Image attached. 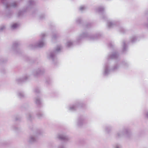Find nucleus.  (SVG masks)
I'll list each match as a JSON object with an SVG mask.
<instances>
[{
  "instance_id": "nucleus-28",
  "label": "nucleus",
  "mask_w": 148,
  "mask_h": 148,
  "mask_svg": "<svg viewBox=\"0 0 148 148\" xmlns=\"http://www.w3.org/2000/svg\"><path fill=\"white\" fill-rule=\"evenodd\" d=\"M136 37L135 36H133V37L131 39V41L132 42H134L135 40H136Z\"/></svg>"
},
{
  "instance_id": "nucleus-43",
  "label": "nucleus",
  "mask_w": 148,
  "mask_h": 148,
  "mask_svg": "<svg viewBox=\"0 0 148 148\" xmlns=\"http://www.w3.org/2000/svg\"><path fill=\"white\" fill-rule=\"evenodd\" d=\"M39 131L38 130V132H37V133H38H38H39Z\"/></svg>"
},
{
  "instance_id": "nucleus-3",
  "label": "nucleus",
  "mask_w": 148,
  "mask_h": 148,
  "mask_svg": "<svg viewBox=\"0 0 148 148\" xmlns=\"http://www.w3.org/2000/svg\"><path fill=\"white\" fill-rule=\"evenodd\" d=\"M119 68V65L117 64H115L112 69H109V65L108 64H107L105 66L104 71L103 74L105 76H106L109 74L110 71L116 70L118 69Z\"/></svg>"
},
{
  "instance_id": "nucleus-44",
  "label": "nucleus",
  "mask_w": 148,
  "mask_h": 148,
  "mask_svg": "<svg viewBox=\"0 0 148 148\" xmlns=\"http://www.w3.org/2000/svg\"><path fill=\"white\" fill-rule=\"evenodd\" d=\"M39 92V90H38V91H37V92H38H38Z\"/></svg>"
},
{
  "instance_id": "nucleus-41",
  "label": "nucleus",
  "mask_w": 148,
  "mask_h": 148,
  "mask_svg": "<svg viewBox=\"0 0 148 148\" xmlns=\"http://www.w3.org/2000/svg\"><path fill=\"white\" fill-rule=\"evenodd\" d=\"M109 45L110 46V47H111L112 46V44H111V43H110Z\"/></svg>"
},
{
  "instance_id": "nucleus-29",
  "label": "nucleus",
  "mask_w": 148,
  "mask_h": 148,
  "mask_svg": "<svg viewBox=\"0 0 148 148\" xmlns=\"http://www.w3.org/2000/svg\"><path fill=\"white\" fill-rule=\"evenodd\" d=\"M58 37V36L56 34H54L52 37V40H54L56 38H57Z\"/></svg>"
},
{
  "instance_id": "nucleus-18",
  "label": "nucleus",
  "mask_w": 148,
  "mask_h": 148,
  "mask_svg": "<svg viewBox=\"0 0 148 148\" xmlns=\"http://www.w3.org/2000/svg\"><path fill=\"white\" fill-rule=\"evenodd\" d=\"M96 11L97 12H103L104 10V8L103 7H99L97 9H96Z\"/></svg>"
},
{
  "instance_id": "nucleus-11",
  "label": "nucleus",
  "mask_w": 148,
  "mask_h": 148,
  "mask_svg": "<svg viewBox=\"0 0 148 148\" xmlns=\"http://www.w3.org/2000/svg\"><path fill=\"white\" fill-rule=\"evenodd\" d=\"M84 118L83 117L79 118L78 120L77 125L79 126H81L83 123Z\"/></svg>"
},
{
  "instance_id": "nucleus-5",
  "label": "nucleus",
  "mask_w": 148,
  "mask_h": 148,
  "mask_svg": "<svg viewBox=\"0 0 148 148\" xmlns=\"http://www.w3.org/2000/svg\"><path fill=\"white\" fill-rule=\"evenodd\" d=\"M47 36V34L45 33L41 34L40 35L41 39L39 40L38 42V47H42L46 45L45 42L44 40V38Z\"/></svg>"
},
{
  "instance_id": "nucleus-13",
  "label": "nucleus",
  "mask_w": 148,
  "mask_h": 148,
  "mask_svg": "<svg viewBox=\"0 0 148 148\" xmlns=\"http://www.w3.org/2000/svg\"><path fill=\"white\" fill-rule=\"evenodd\" d=\"M38 107H40L42 106V101L41 98L38 97Z\"/></svg>"
},
{
  "instance_id": "nucleus-4",
  "label": "nucleus",
  "mask_w": 148,
  "mask_h": 148,
  "mask_svg": "<svg viewBox=\"0 0 148 148\" xmlns=\"http://www.w3.org/2000/svg\"><path fill=\"white\" fill-rule=\"evenodd\" d=\"M35 4L36 2L34 0H29L25 9L23 11H19L18 14V16H22L23 15L24 11L26 12L32 9L33 6Z\"/></svg>"
},
{
  "instance_id": "nucleus-26",
  "label": "nucleus",
  "mask_w": 148,
  "mask_h": 148,
  "mask_svg": "<svg viewBox=\"0 0 148 148\" xmlns=\"http://www.w3.org/2000/svg\"><path fill=\"white\" fill-rule=\"evenodd\" d=\"M12 15V13L11 12L9 11H6V15L8 17H9L10 16Z\"/></svg>"
},
{
  "instance_id": "nucleus-21",
  "label": "nucleus",
  "mask_w": 148,
  "mask_h": 148,
  "mask_svg": "<svg viewBox=\"0 0 148 148\" xmlns=\"http://www.w3.org/2000/svg\"><path fill=\"white\" fill-rule=\"evenodd\" d=\"M18 97L20 98H22L25 95H24L22 92H19L18 93Z\"/></svg>"
},
{
  "instance_id": "nucleus-20",
  "label": "nucleus",
  "mask_w": 148,
  "mask_h": 148,
  "mask_svg": "<svg viewBox=\"0 0 148 148\" xmlns=\"http://www.w3.org/2000/svg\"><path fill=\"white\" fill-rule=\"evenodd\" d=\"M123 52H124L125 51H126L127 49L126 46L125 44V41H123Z\"/></svg>"
},
{
  "instance_id": "nucleus-14",
  "label": "nucleus",
  "mask_w": 148,
  "mask_h": 148,
  "mask_svg": "<svg viewBox=\"0 0 148 148\" xmlns=\"http://www.w3.org/2000/svg\"><path fill=\"white\" fill-rule=\"evenodd\" d=\"M77 107L76 105H72L69 107V110L71 111H74L76 109Z\"/></svg>"
},
{
  "instance_id": "nucleus-23",
  "label": "nucleus",
  "mask_w": 148,
  "mask_h": 148,
  "mask_svg": "<svg viewBox=\"0 0 148 148\" xmlns=\"http://www.w3.org/2000/svg\"><path fill=\"white\" fill-rule=\"evenodd\" d=\"M19 44L20 43L17 42H15L13 43V48H14L18 46Z\"/></svg>"
},
{
  "instance_id": "nucleus-16",
  "label": "nucleus",
  "mask_w": 148,
  "mask_h": 148,
  "mask_svg": "<svg viewBox=\"0 0 148 148\" xmlns=\"http://www.w3.org/2000/svg\"><path fill=\"white\" fill-rule=\"evenodd\" d=\"M19 24L17 23L14 24L11 26V28L12 29H16L19 26Z\"/></svg>"
},
{
  "instance_id": "nucleus-36",
  "label": "nucleus",
  "mask_w": 148,
  "mask_h": 148,
  "mask_svg": "<svg viewBox=\"0 0 148 148\" xmlns=\"http://www.w3.org/2000/svg\"><path fill=\"white\" fill-rule=\"evenodd\" d=\"M34 92L35 94H36L37 92V90L36 88L34 90Z\"/></svg>"
},
{
  "instance_id": "nucleus-9",
  "label": "nucleus",
  "mask_w": 148,
  "mask_h": 148,
  "mask_svg": "<svg viewBox=\"0 0 148 148\" xmlns=\"http://www.w3.org/2000/svg\"><path fill=\"white\" fill-rule=\"evenodd\" d=\"M127 132L128 130L127 129H125L122 132L118 133L116 134L117 137H120L123 135L127 134Z\"/></svg>"
},
{
  "instance_id": "nucleus-1",
  "label": "nucleus",
  "mask_w": 148,
  "mask_h": 148,
  "mask_svg": "<svg viewBox=\"0 0 148 148\" xmlns=\"http://www.w3.org/2000/svg\"><path fill=\"white\" fill-rule=\"evenodd\" d=\"M61 47L60 46H58L55 51H52L48 53L47 55V58L49 60H51L54 62L56 61V55L57 53L61 50Z\"/></svg>"
},
{
  "instance_id": "nucleus-19",
  "label": "nucleus",
  "mask_w": 148,
  "mask_h": 148,
  "mask_svg": "<svg viewBox=\"0 0 148 148\" xmlns=\"http://www.w3.org/2000/svg\"><path fill=\"white\" fill-rule=\"evenodd\" d=\"M44 116L43 114L41 112H38V118L40 119Z\"/></svg>"
},
{
  "instance_id": "nucleus-37",
  "label": "nucleus",
  "mask_w": 148,
  "mask_h": 148,
  "mask_svg": "<svg viewBox=\"0 0 148 148\" xmlns=\"http://www.w3.org/2000/svg\"><path fill=\"white\" fill-rule=\"evenodd\" d=\"M34 101H35V102L36 103H37V99L36 98H35V100H34Z\"/></svg>"
},
{
  "instance_id": "nucleus-10",
  "label": "nucleus",
  "mask_w": 148,
  "mask_h": 148,
  "mask_svg": "<svg viewBox=\"0 0 148 148\" xmlns=\"http://www.w3.org/2000/svg\"><path fill=\"white\" fill-rule=\"evenodd\" d=\"M29 76H26L24 77L23 78H18L16 79V81L17 82H23L29 78Z\"/></svg>"
},
{
  "instance_id": "nucleus-12",
  "label": "nucleus",
  "mask_w": 148,
  "mask_h": 148,
  "mask_svg": "<svg viewBox=\"0 0 148 148\" xmlns=\"http://www.w3.org/2000/svg\"><path fill=\"white\" fill-rule=\"evenodd\" d=\"M118 55L116 53H114L109 56V58L111 59H116L118 58Z\"/></svg>"
},
{
  "instance_id": "nucleus-30",
  "label": "nucleus",
  "mask_w": 148,
  "mask_h": 148,
  "mask_svg": "<svg viewBox=\"0 0 148 148\" xmlns=\"http://www.w3.org/2000/svg\"><path fill=\"white\" fill-rule=\"evenodd\" d=\"M5 29V27L4 25L1 26L0 27V30L2 31Z\"/></svg>"
},
{
  "instance_id": "nucleus-31",
  "label": "nucleus",
  "mask_w": 148,
  "mask_h": 148,
  "mask_svg": "<svg viewBox=\"0 0 148 148\" xmlns=\"http://www.w3.org/2000/svg\"><path fill=\"white\" fill-rule=\"evenodd\" d=\"M122 65L125 68L128 65V64L125 62H124L122 64Z\"/></svg>"
},
{
  "instance_id": "nucleus-39",
  "label": "nucleus",
  "mask_w": 148,
  "mask_h": 148,
  "mask_svg": "<svg viewBox=\"0 0 148 148\" xmlns=\"http://www.w3.org/2000/svg\"><path fill=\"white\" fill-rule=\"evenodd\" d=\"M33 46V45H30V48H32V49L33 48V47H32Z\"/></svg>"
},
{
  "instance_id": "nucleus-2",
  "label": "nucleus",
  "mask_w": 148,
  "mask_h": 148,
  "mask_svg": "<svg viewBox=\"0 0 148 148\" xmlns=\"http://www.w3.org/2000/svg\"><path fill=\"white\" fill-rule=\"evenodd\" d=\"M4 6L7 9H8L10 7L15 8L18 7V3L17 1L9 2V0H1Z\"/></svg>"
},
{
  "instance_id": "nucleus-42",
  "label": "nucleus",
  "mask_w": 148,
  "mask_h": 148,
  "mask_svg": "<svg viewBox=\"0 0 148 148\" xmlns=\"http://www.w3.org/2000/svg\"><path fill=\"white\" fill-rule=\"evenodd\" d=\"M58 148H63V147L62 146L61 147H59Z\"/></svg>"
},
{
  "instance_id": "nucleus-25",
  "label": "nucleus",
  "mask_w": 148,
  "mask_h": 148,
  "mask_svg": "<svg viewBox=\"0 0 148 148\" xmlns=\"http://www.w3.org/2000/svg\"><path fill=\"white\" fill-rule=\"evenodd\" d=\"M119 30L120 32H121V33H124L125 32V29L122 27L120 28Z\"/></svg>"
},
{
  "instance_id": "nucleus-8",
  "label": "nucleus",
  "mask_w": 148,
  "mask_h": 148,
  "mask_svg": "<svg viewBox=\"0 0 148 148\" xmlns=\"http://www.w3.org/2000/svg\"><path fill=\"white\" fill-rule=\"evenodd\" d=\"M58 138L59 139L64 141L68 140L70 139V138L68 136L62 134L59 135Z\"/></svg>"
},
{
  "instance_id": "nucleus-27",
  "label": "nucleus",
  "mask_w": 148,
  "mask_h": 148,
  "mask_svg": "<svg viewBox=\"0 0 148 148\" xmlns=\"http://www.w3.org/2000/svg\"><path fill=\"white\" fill-rule=\"evenodd\" d=\"M114 148H122L121 146L119 144H116L114 146Z\"/></svg>"
},
{
  "instance_id": "nucleus-17",
  "label": "nucleus",
  "mask_w": 148,
  "mask_h": 148,
  "mask_svg": "<svg viewBox=\"0 0 148 148\" xmlns=\"http://www.w3.org/2000/svg\"><path fill=\"white\" fill-rule=\"evenodd\" d=\"M73 45V42L71 40L67 41L66 43V46L68 47H70Z\"/></svg>"
},
{
  "instance_id": "nucleus-33",
  "label": "nucleus",
  "mask_w": 148,
  "mask_h": 148,
  "mask_svg": "<svg viewBox=\"0 0 148 148\" xmlns=\"http://www.w3.org/2000/svg\"><path fill=\"white\" fill-rule=\"evenodd\" d=\"M81 21V19L80 18H78V19L76 21L77 23H80V22Z\"/></svg>"
},
{
  "instance_id": "nucleus-24",
  "label": "nucleus",
  "mask_w": 148,
  "mask_h": 148,
  "mask_svg": "<svg viewBox=\"0 0 148 148\" xmlns=\"http://www.w3.org/2000/svg\"><path fill=\"white\" fill-rule=\"evenodd\" d=\"M86 8V7L84 5L81 6L79 8V10L82 11L84 10Z\"/></svg>"
},
{
  "instance_id": "nucleus-35",
  "label": "nucleus",
  "mask_w": 148,
  "mask_h": 148,
  "mask_svg": "<svg viewBox=\"0 0 148 148\" xmlns=\"http://www.w3.org/2000/svg\"><path fill=\"white\" fill-rule=\"evenodd\" d=\"M31 117H32L31 115L30 114H28V119L29 120H30L31 119Z\"/></svg>"
},
{
  "instance_id": "nucleus-38",
  "label": "nucleus",
  "mask_w": 148,
  "mask_h": 148,
  "mask_svg": "<svg viewBox=\"0 0 148 148\" xmlns=\"http://www.w3.org/2000/svg\"><path fill=\"white\" fill-rule=\"evenodd\" d=\"M147 22H148V23L147 24H146V26L148 28V19L147 20Z\"/></svg>"
},
{
  "instance_id": "nucleus-7",
  "label": "nucleus",
  "mask_w": 148,
  "mask_h": 148,
  "mask_svg": "<svg viewBox=\"0 0 148 148\" xmlns=\"http://www.w3.org/2000/svg\"><path fill=\"white\" fill-rule=\"evenodd\" d=\"M88 36H89V40H94L97 39V35H92L91 36H88V34L87 33H84L81 35L79 37V38H82L85 37H87Z\"/></svg>"
},
{
  "instance_id": "nucleus-40",
  "label": "nucleus",
  "mask_w": 148,
  "mask_h": 148,
  "mask_svg": "<svg viewBox=\"0 0 148 148\" xmlns=\"http://www.w3.org/2000/svg\"><path fill=\"white\" fill-rule=\"evenodd\" d=\"M43 15V16L42 17H41V16H40V19H41V18H43V17H44V16L43 15Z\"/></svg>"
},
{
  "instance_id": "nucleus-32",
  "label": "nucleus",
  "mask_w": 148,
  "mask_h": 148,
  "mask_svg": "<svg viewBox=\"0 0 148 148\" xmlns=\"http://www.w3.org/2000/svg\"><path fill=\"white\" fill-rule=\"evenodd\" d=\"M145 116L148 118V111H147L145 112Z\"/></svg>"
},
{
  "instance_id": "nucleus-22",
  "label": "nucleus",
  "mask_w": 148,
  "mask_h": 148,
  "mask_svg": "<svg viewBox=\"0 0 148 148\" xmlns=\"http://www.w3.org/2000/svg\"><path fill=\"white\" fill-rule=\"evenodd\" d=\"M44 71L43 69H38V75L39 74H41L43 73Z\"/></svg>"
},
{
  "instance_id": "nucleus-15",
  "label": "nucleus",
  "mask_w": 148,
  "mask_h": 148,
  "mask_svg": "<svg viewBox=\"0 0 148 148\" xmlns=\"http://www.w3.org/2000/svg\"><path fill=\"white\" fill-rule=\"evenodd\" d=\"M115 24L114 22H112L110 21H109L108 22V25L109 27H113Z\"/></svg>"
},
{
  "instance_id": "nucleus-6",
  "label": "nucleus",
  "mask_w": 148,
  "mask_h": 148,
  "mask_svg": "<svg viewBox=\"0 0 148 148\" xmlns=\"http://www.w3.org/2000/svg\"><path fill=\"white\" fill-rule=\"evenodd\" d=\"M37 138V132H35L29 136L28 139V142L29 144H33L36 142Z\"/></svg>"
},
{
  "instance_id": "nucleus-34",
  "label": "nucleus",
  "mask_w": 148,
  "mask_h": 148,
  "mask_svg": "<svg viewBox=\"0 0 148 148\" xmlns=\"http://www.w3.org/2000/svg\"><path fill=\"white\" fill-rule=\"evenodd\" d=\"M108 129L109 130L110 129V127H107L106 128V132H108Z\"/></svg>"
}]
</instances>
